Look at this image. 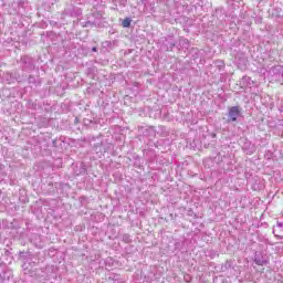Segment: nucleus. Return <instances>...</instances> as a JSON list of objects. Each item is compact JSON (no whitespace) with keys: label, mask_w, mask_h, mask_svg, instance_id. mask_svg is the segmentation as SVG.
<instances>
[{"label":"nucleus","mask_w":283,"mask_h":283,"mask_svg":"<svg viewBox=\"0 0 283 283\" xmlns=\"http://www.w3.org/2000/svg\"><path fill=\"white\" fill-rule=\"evenodd\" d=\"M240 106H232L229 108V116L233 123L238 120V116H240Z\"/></svg>","instance_id":"nucleus-1"},{"label":"nucleus","mask_w":283,"mask_h":283,"mask_svg":"<svg viewBox=\"0 0 283 283\" xmlns=\"http://www.w3.org/2000/svg\"><path fill=\"white\" fill-rule=\"evenodd\" d=\"M123 28H129L132 25V19L125 18L122 22Z\"/></svg>","instance_id":"nucleus-2"},{"label":"nucleus","mask_w":283,"mask_h":283,"mask_svg":"<svg viewBox=\"0 0 283 283\" xmlns=\"http://www.w3.org/2000/svg\"><path fill=\"white\" fill-rule=\"evenodd\" d=\"M258 266H264V264H269V261L255 260L254 261Z\"/></svg>","instance_id":"nucleus-3"},{"label":"nucleus","mask_w":283,"mask_h":283,"mask_svg":"<svg viewBox=\"0 0 283 283\" xmlns=\"http://www.w3.org/2000/svg\"><path fill=\"white\" fill-rule=\"evenodd\" d=\"M97 51V49H96V46H94L93 49H92V52H96Z\"/></svg>","instance_id":"nucleus-4"}]
</instances>
